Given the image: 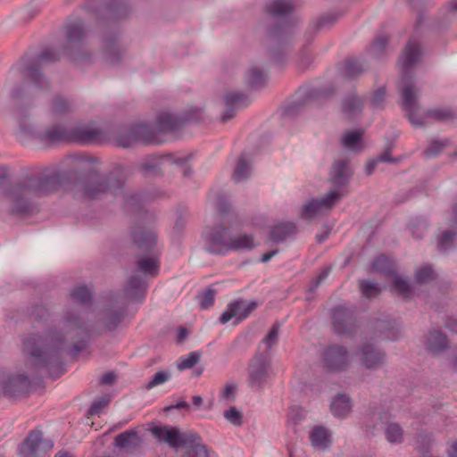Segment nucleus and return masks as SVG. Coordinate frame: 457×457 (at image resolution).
I'll list each match as a JSON object with an SVG mask.
<instances>
[{
  "label": "nucleus",
  "instance_id": "obj_1",
  "mask_svg": "<svg viewBox=\"0 0 457 457\" xmlns=\"http://www.w3.org/2000/svg\"><path fill=\"white\" fill-rule=\"evenodd\" d=\"M60 325V330L51 328L44 337L29 334L22 340L25 366L32 377L45 370L51 378H59L66 371L62 353L68 345V353L73 358L87 347L92 338L91 324L78 310L65 309Z\"/></svg>",
  "mask_w": 457,
  "mask_h": 457
},
{
  "label": "nucleus",
  "instance_id": "obj_2",
  "mask_svg": "<svg viewBox=\"0 0 457 457\" xmlns=\"http://www.w3.org/2000/svg\"><path fill=\"white\" fill-rule=\"evenodd\" d=\"M63 174L49 168H32L25 172L5 191L6 212L26 218L36 210L33 198L46 197L62 186Z\"/></svg>",
  "mask_w": 457,
  "mask_h": 457
},
{
  "label": "nucleus",
  "instance_id": "obj_3",
  "mask_svg": "<svg viewBox=\"0 0 457 457\" xmlns=\"http://www.w3.org/2000/svg\"><path fill=\"white\" fill-rule=\"evenodd\" d=\"M422 54L420 46L415 41H409L402 56L400 64L402 69L401 82L403 87L400 90L402 97V108L406 112L407 119L416 126L423 125L421 120H416L413 109L417 104L416 90L412 80L411 68L420 60Z\"/></svg>",
  "mask_w": 457,
  "mask_h": 457
},
{
  "label": "nucleus",
  "instance_id": "obj_4",
  "mask_svg": "<svg viewBox=\"0 0 457 457\" xmlns=\"http://www.w3.org/2000/svg\"><path fill=\"white\" fill-rule=\"evenodd\" d=\"M127 169L118 166L105 177L90 175L82 184L81 194L86 199H97L110 192L118 195V192L123 188L127 180Z\"/></svg>",
  "mask_w": 457,
  "mask_h": 457
},
{
  "label": "nucleus",
  "instance_id": "obj_5",
  "mask_svg": "<svg viewBox=\"0 0 457 457\" xmlns=\"http://www.w3.org/2000/svg\"><path fill=\"white\" fill-rule=\"evenodd\" d=\"M117 145L124 148L130 147L139 142L159 145L163 142L159 139L154 128L145 123H136L120 127L114 135Z\"/></svg>",
  "mask_w": 457,
  "mask_h": 457
},
{
  "label": "nucleus",
  "instance_id": "obj_6",
  "mask_svg": "<svg viewBox=\"0 0 457 457\" xmlns=\"http://www.w3.org/2000/svg\"><path fill=\"white\" fill-rule=\"evenodd\" d=\"M266 12L276 20H279L268 31L269 37L272 40L278 42L289 36L293 31L291 22L288 21L290 14L294 10L291 1L287 0H273L265 6Z\"/></svg>",
  "mask_w": 457,
  "mask_h": 457
},
{
  "label": "nucleus",
  "instance_id": "obj_7",
  "mask_svg": "<svg viewBox=\"0 0 457 457\" xmlns=\"http://www.w3.org/2000/svg\"><path fill=\"white\" fill-rule=\"evenodd\" d=\"M65 44L63 53L71 61H78L83 56L84 45L87 38V30L84 21L75 18L65 24Z\"/></svg>",
  "mask_w": 457,
  "mask_h": 457
},
{
  "label": "nucleus",
  "instance_id": "obj_8",
  "mask_svg": "<svg viewBox=\"0 0 457 457\" xmlns=\"http://www.w3.org/2000/svg\"><path fill=\"white\" fill-rule=\"evenodd\" d=\"M229 228L222 223L205 228L203 233L205 250L216 255H226L229 253L231 243Z\"/></svg>",
  "mask_w": 457,
  "mask_h": 457
},
{
  "label": "nucleus",
  "instance_id": "obj_9",
  "mask_svg": "<svg viewBox=\"0 0 457 457\" xmlns=\"http://www.w3.org/2000/svg\"><path fill=\"white\" fill-rule=\"evenodd\" d=\"M59 60V53L51 47H47L44 49L34 60L26 63L23 72H26L27 76L33 81L39 90L48 89L49 83L41 73L40 65L43 62H55Z\"/></svg>",
  "mask_w": 457,
  "mask_h": 457
},
{
  "label": "nucleus",
  "instance_id": "obj_10",
  "mask_svg": "<svg viewBox=\"0 0 457 457\" xmlns=\"http://www.w3.org/2000/svg\"><path fill=\"white\" fill-rule=\"evenodd\" d=\"M153 436L160 442L168 444L172 448L186 446L199 439L195 432L181 433L176 427L159 426L151 429Z\"/></svg>",
  "mask_w": 457,
  "mask_h": 457
},
{
  "label": "nucleus",
  "instance_id": "obj_11",
  "mask_svg": "<svg viewBox=\"0 0 457 457\" xmlns=\"http://www.w3.org/2000/svg\"><path fill=\"white\" fill-rule=\"evenodd\" d=\"M332 329L337 335H353L357 329L355 311L353 307L337 305L331 312Z\"/></svg>",
  "mask_w": 457,
  "mask_h": 457
},
{
  "label": "nucleus",
  "instance_id": "obj_12",
  "mask_svg": "<svg viewBox=\"0 0 457 457\" xmlns=\"http://www.w3.org/2000/svg\"><path fill=\"white\" fill-rule=\"evenodd\" d=\"M53 442L43 439V433L39 429L30 431L20 446L21 457H46L48 451L53 448Z\"/></svg>",
  "mask_w": 457,
  "mask_h": 457
},
{
  "label": "nucleus",
  "instance_id": "obj_13",
  "mask_svg": "<svg viewBox=\"0 0 457 457\" xmlns=\"http://www.w3.org/2000/svg\"><path fill=\"white\" fill-rule=\"evenodd\" d=\"M322 357L324 368L331 372L345 370L350 363L347 348L337 344L327 346Z\"/></svg>",
  "mask_w": 457,
  "mask_h": 457
},
{
  "label": "nucleus",
  "instance_id": "obj_14",
  "mask_svg": "<svg viewBox=\"0 0 457 457\" xmlns=\"http://www.w3.org/2000/svg\"><path fill=\"white\" fill-rule=\"evenodd\" d=\"M257 307L256 301L235 300L228 304L226 311L220 316L219 321L226 324L234 318V324L237 325L248 318Z\"/></svg>",
  "mask_w": 457,
  "mask_h": 457
},
{
  "label": "nucleus",
  "instance_id": "obj_15",
  "mask_svg": "<svg viewBox=\"0 0 457 457\" xmlns=\"http://www.w3.org/2000/svg\"><path fill=\"white\" fill-rule=\"evenodd\" d=\"M358 357L361 364L370 370H377L386 362V352L370 342L360 346Z\"/></svg>",
  "mask_w": 457,
  "mask_h": 457
},
{
  "label": "nucleus",
  "instance_id": "obj_16",
  "mask_svg": "<svg viewBox=\"0 0 457 457\" xmlns=\"http://www.w3.org/2000/svg\"><path fill=\"white\" fill-rule=\"evenodd\" d=\"M269 369L270 364L263 356L253 359L248 368V384L253 390L260 392L263 389L269 378Z\"/></svg>",
  "mask_w": 457,
  "mask_h": 457
},
{
  "label": "nucleus",
  "instance_id": "obj_17",
  "mask_svg": "<svg viewBox=\"0 0 457 457\" xmlns=\"http://www.w3.org/2000/svg\"><path fill=\"white\" fill-rule=\"evenodd\" d=\"M342 197V194L337 190H331L321 199H312L301 210V216L303 219L310 220L321 212L322 210H331L337 202Z\"/></svg>",
  "mask_w": 457,
  "mask_h": 457
},
{
  "label": "nucleus",
  "instance_id": "obj_18",
  "mask_svg": "<svg viewBox=\"0 0 457 457\" xmlns=\"http://www.w3.org/2000/svg\"><path fill=\"white\" fill-rule=\"evenodd\" d=\"M105 139L104 131L90 124L71 127V143L95 145L101 144Z\"/></svg>",
  "mask_w": 457,
  "mask_h": 457
},
{
  "label": "nucleus",
  "instance_id": "obj_19",
  "mask_svg": "<svg viewBox=\"0 0 457 457\" xmlns=\"http://www.w3.org/2000/svg\"><path fill=\"white\" fill-rule=\"evenodd\" d=\"M131 238L137 248L147 254H153L156 245V234L154 230L137 224L131 230Z\"/></svg>",
  "mask_w": 457,
  "mask_h": 457
},
{
  "label": "nucleus",
  "instance_id": "obj_20",
  "mask_svg": "<svg viewBox=\"0 0 457 457\" xmlns=\"http://www.w3.org/2000/svg\"><path fill=\"white\" fill-rule=\"evenodd\" d=\"M37 139L46 146H52L58 143H71V127L61 124H53L37 135Z\"/></svg>",
  "mask_w": 457,
  "mask_h": 457
},
{
  "label": "nucleus",
  "instance_id": "obj_21",
  "mask_svg": "<svg viewBox=\"0 0 457 457\" xmlns=\"http://www.w3.org/2000/svg\"><path fill=\"white\" fill-rule=\"evenodd\" d=\"M31 388V380L25 374L9 376L3 382V394L7 397H18L27 395Z\"/></svg>",
  "mask_w": 457,
  "mask_h": 457
},
{
  "label": "nucleus",
  "instance_id": "obj_22",
  "mask_svg": "<svg viewBox=\"0 0 457 457\" xmlns=\"http://www.w3.org/2000/svg\"><path fill=\"white\" fill-rule=\"evenodd\" d=\"M249 104V98L245 93L232 91L224 96L225 109L220 116L222 122L233 119L237 112Z\"/></svg>",
  "mask_w": 457,
  "mask_h": 457
},
{
  "label": "nucleus",
  "instance_id": "obj_23",
  "mask_svg": "<svg viewBox=\"0 0 457 457\" xmlns=\"http://www.w3.org/2000/svg\"><path fill=\"white\" fill-rule=\"evenodd\" d=\"M189 118H181L169 112H160L156 117V129L159 139L163 133H175L183 129Z\"/></svg>",
  "mask_w": 457,
  "mask_h": 457
},
{
  "label": "nucleus",
  "instance_id": "obj_24",
  "mask_svg": "<svg viewBox=\"0 0 457 457\" xmlns=\"http://www.w3.org/2000/svg\"><path fill=\"white\" fill-rule=\"evenodd\" d=\"M334 93H335V88L331 84L326 86L325 87H320V88L310 87L306 90V92L304 94L303 103H296L295 102V103L289 104L285 109V113L287 115H292L295 112L299 111L303 104L328 99L330 96H332L334 95Z\"/></svg>",
  "mask_w": 457,
  "mask_h": 457
},
{
  "label": "nucleus",
  "instance_id": "obj_25",
  "mask_svg": "<svg viewBox=\"0 0 457 457\" xmlns=\"http://www.w3.org/2000/svg\"><path fill=\"white\" fill-rule=\"evenodd\" d=\"M353 174L347 159L337 160L331 167L329 181L336 189H339L349 183Z\"/></svg>",
  "mask_w": 457,
  "mask_h": 457
},
{
  "label": "nucleus",
  "instance_id": "obj_26",
  "mask_svg": "<svg viewBox=\"0 0 457 457\" xmlns=\"http://www.w3.org/2000/svg\"><path fill=\"white\" fill-rule=\"evenodd\" d=\"M146 288V278L136 272L129 278L124 290L129 298L142 301L145 297Z\"/></svg>",
  "mask_w": 457,
  "mask_h": 457
},
{
  "label": "nucleus",
  "instance_id": "obj_27",
  "mask_svg": "<svg viewBox=\"0 0 457 457\" xmlns=\"http://www.w3.org/2000/svg\"><path fill=\"white\" fill-rule=\"evenodd\" d=\"M114 446L120 449H126L128 452H134L140 448L142 439L136 428L126 430L114 438Z\"/></svg>",
  "mask_w": 457,
  "mask_h": 457
},
{
  "label": "nucleus",
  "instance_id": "obj_28",
  "mask_svg": "<svg viewBox=\"0 0 457 457\" xmlns=\"http://www.w3.org/2000/svg\"><path fill=\"white\" fill-rule=\"evenodd\" d=\"M417 100L419 99V96L416 94ZM418 109V103L416 104L415 108L413 109V112L415 114L416 120H421L423 121V126L426 125V119H431L437 122H444L448 120H453L457 118V113L452 108H437V109H430L428 110L425 115L419 116L416 113V110ZM414 126V124H412ZM415 127H417L415 125ZM422 127V125L420 126Z\"/></svg>",
  "mask_w": 457,
  "mask_h": 457
},
{
  "label": "nucleus",
  "instance_id": "obj_29",
  "mask_svg": "<svg viewBox=\"0 0 457 457\" xmlns=\"http://www.w3.org/2000/svg\"><path fill=\"white\" fill-rule=\"evenodd\" d=\"M103 52L107 62L112 65L121 61L123 51L118 45L117 35H106L104 37Z\"/></svg>",
  "mask_w": 457,
  "mask_h": 457
},
{
  "label": "nucleus",
  "instance_id": "obj_30",
  "mask_svg": "<svg viewBox=\"0 0 457 457\" xmlns=\"http://www.w3.org/2000/svg\"><path fill=\"white\" fill-rule=\"evenodd\" d=\"M376 336L383 340L395 341L400 337V329L395 320H378L374 324Z\"/></svg>",
  "mask_w": 457,
  "mask_h": 457
},
{
  "label": "nucleus",
  "instance_id": "obj_31",
  "mask_svg": "<svg viewBox=\"0 0 457 457\" xmlns=\"http://www.w3.org/2000/svg\"><path fill=\"white\" fill-rule=\"evenodd\" d=\"M448 338L441 330L432 329L428 332L425 345L428 351L433 354H439L448 347Z\"/></svg>",
  "mask_w": 457,
  "mask_h": 457
},
{
  "label": "nucleus",
  "instance_id": "obj_32",
  "mask_svg": "<svg viewBox=\"0 0 457 457\" xmlns=\"http://www.w3.org/2000/svg\"><path fill=\"white\" fill-rule=\"evenodd\" d=\"M364 98L354 92L349 93L342 102V111L347 119H353L360 115L364 105Z\"/></svg>",
  "mask_w": 457,
  "mask_h": 457
},
{
  "label": "nucleus",
  "instance_id": "obj_33",
  "mask_svg": "<svg viewBox=\"0 0 457 457\" xmlns=\"http://www.w3.org/2000/svg\"><path fill=\"white\" fill-rule=\"evenodd\" d=\"M126 315L125 308L106 307L103 312V322L108 331H115L118 326L123 321Z\"/></svg>",
  "mask_w": 457,
  "mask_h": 457
},
{
  "label": "nucleus",
  "instance_id": "obj_34",
  "mask_svg": "<svg viewBox=\"0 0 457 457\" xmlns=\"http://www.w3.org/2000/svg\"><path fill=\"white\" fill-rule=\"evenodd\" d=\"M309 439L311 445L319 450L328 449L331 444V433L323 426H316L310 432Z\"/></svg>",
  "mask_w": 457,
  "mask_h": 457
},
{
  "label": "nucleus",
  "instance_id": "obj_35",
  "mask_svg": "<svg viewBox=\"0 0 457 457\" xmlns=\"http://www.w3.org/2000/svg\"><path fill=\"white\" fill-rule=\"evenodd\" d=\"M297 228L293 222H282L273 226L270 232V238L276 244L284 242L287 238L295 235Z\"/></svg>",
  "mask_w": 457,
  "mask_h": 457
},
{
  "label": "nucleus",
  "instance_id": "obj_36",
  "mask_svg": "<svg viewBox=\"0 0 457 457\" xmlns=\"http://www.w3.org/2000/svg\"><path fill=\"white\" fill-rule=\"evenodd\" d=\"M160 270V262L154 255L150 257L139 258L137 261V270L136 272H142L145 276L155 277Z\"/></svg>",
  "mask_w": 457,
  "mask_h": 457
},
{
  "label": "nucleus",
  "instance_id": "obj_37",
  "mask_svg": "<svg viewBox=\"0 0 457 457\" xmlns=\"http://www.w3.org/2000/svg\"><path fill=\"white\" fill-rule=\"evenodd\" d=\"M123 198V207L128 212H138L142 209V204L145 202L143 195L137 192L126 191L123 192L122 188L118 192Z\"/></svg>",
  "mask_w": 457,
  "mask_h": 457
},
{
  "label": "nucleus",
  "instance_id": "obj_38",
  "mask_svg": "<svg viewBox=\"0 0 457 457\" xmlns=\"http://www.w3.org/2000/svg\"><path fill=\"white\" fill-rule=\"evenodd\" d=\"M372 270L384 275L386 278H391L396 274L395 262L383 254L378 256L373 261Z\"/></svg>",
  "mask_w": 457,
  "mask_h": 457
},
{
  "label": "nucleus",
  "instance_id": "obj_39",
  "mask_svg": "<svg viewBox=\"0 0 457 457\" xmlns=\"http://www.w3.org/2000/svg\"><path fill=\"white\" fill-rule=\"evenodd\" d=\"M351 399L344 394H339L331 403L330 410L334 416L345 417L351 411Z\"/></svg>",
  "mask_w": 457,
  "mask_h": 457
},
{
  "label": "nucleus",
  "instance_id": "obj_40",
  "mask_svg": "<svg viewBox=\"0 0 457 457\" xmlns=\"http://www.w3.org/2000/svg\"><path fill=\"white\" fill-rule=\"evenodd\" d=\"M256 245L254 237L252 234H242L237 237H231L229 252L250 251Z\"/></svg>",
  "mask_w": 457,
  "mask_h": 457
},
{
  "label": "nucleus",
  "instance_id": "obj_41",
  "mask_svg": "<svg viewBox=\"0 0 457 457\" xmlns=\"http://www.w3.org/2000/svg\"><path fill=\"white\" fill-rule=\"evenodd\" d=\"M245 83L252 89L262 87L266 83V76L263 71L257 67L250 68L245 77Z\"/></svg>",
  "mask_w": 457,
  "mask_h": 457
},
{
  "label": "nucleus",
  "instance_id": "obj_42",
  "mask_svg": "<svg viewBox=\"0 0 457 457\" xmlns=\"http://www.w3.org/2000/svg\"><path fill=\"white\" fill-rule=\"evenodd\" d=\"M386 441L391 445H400L403 442V429L398 423H387L384 428Z\"/></svg>",
  "mask_w": 457,
  "mask_h": 457
},
{
  "label": "nucleus",
  "instance_id": "obj_43",
  "mask_svg": "<svg viewBox=\"0 0 457 457\" xmlns=\"http://www.w3.org/2000/svg\"><path fill=\"white\" fill-rule=\"evenodd\" d=\"M71 298L73 302L87 307L92 303V292L85 285L79 286L71 292Z\"/></svg>",
  "mask_w": 457,
  "mask_h": 457
},
{
  "label": "nucleus",
  "instance_id": "obj_44",
  "mask_svg": "<svg viewBox=\"0 0 457 457\" xmlns=\"http://www.w3.org/2000/svg\"><path fill=\"white\" fill-rule=\"evenodd\" d=\"M251 173V167L249 162L245 159L244 155H241L238 158V161L236 164L234 172L232 174V179L236 183H239L244 179H247Z\"/></svg>",
  "mask_w": 457,
  "mask_h": 457
},
{
  "label": "nucleus",
  "instance_id": "obj_45",
  "mask_svg": "<svg viewBox=\"0 0 457 457\" xmlns=\"http://www.w3.org/2000/svg\"><path fill=\"white\" fill-rule=\"evenodd\" d=\"M186 451L182 457H209L207 445L202 444V438L186 445Z\"/></svg>",
  "mask_w": 457,
  "mask_h": 457
},
{
  "label": "nucleus",
  "instance_id": "obj_46",
  "mask_svg": "<svg viewBox=\"0 0 457 457\" xmlns=\"http://www.w3.org/2000/svg\"><path fill=\"white\" fill-rule=\"evenodd\" d=\"M393 289L397 292L403 300H409L412 293V288L410 283L396 274L393 276Z\"/></svg>",
  "mask_w": 457,
  "mask_h": 457
},
{
  "label": "nucleus",
  "instance_id": "obj_47",
  "mask_svg": "<svg viewBox=\"0 0 457 457\" xmlns=\"http://www.w3.org/2000/svg\"><path fill=\"white\" fill-rule=\"evenodd\" d=\"M364 71L362 64L356 59H348L344 66V77L348 79L358 78Z\"/></svg>",
  "mask_w": 457,
  "mask_h": 457
},
{
  "label": "nucleus",
  "instance_id": "obj_48",
  "mask_svg": "<svg viewBox=\"0 0 457 457\" xmlns=\"http://www.w3.org/2000/svg\"><path fill=\"white\" fill-rule=\"evenodd\" d=\"M105 12L112 18H120L127 14L128 7L121 0H113L104 5Z\"/></svg>",
  "mask_w": 457,
  "mask_h": 457
},
{
  "label": "nucleus",
  "instance_id": "obj_49",
  "mask_svg": "<svg viewBox=\"0 0 457 457\" xmlns=\"http://www.w3.org/2000/svg\"><path fill=\"white\" fill-rule=\"evenodd\" d=\"M359 286L362 296L369 299L375 298L381 293L379 285L370 279L360 280Z\"/></svg>",
  "mask_w": 457,
  "mask_h": 457
},
{
  "label": "nucleus",
  "instance_id": "obj_50",
  "mask_svg": "<svg viewBox=\"0 0 457 457\" xmlns=\"http://www.w3.org/2000/svg\"><path fill=\"white\" fill-rule=\"evenodd\" d=\"M139 170L145 177L160 174L161 173L160 160L157 158H149V159L144 161L139 165Z\"/></svg>",
  "mask_w": 457,
  "mask_h": 457
},
{
  "label": "nucleus",
  "instance_id": "obj_51",
  "mask_svg": "<svg viewBox=\"0 0 457 457\" xmlns=\"http://www.w3.org/2000/svg\"><path fill=\"white\" fill-rule=\"evenodd\" d=\"M414 277L417 283L424 284L434 280L436 278V274L433 268L430 265L426 264L416 270Z\"/></svg>",
  "mask_w": 457,
  "mask_h": 457
},
{
  "label": "nucleus",
  "instance_id": "obj_52",
  "mask_svg": "<svg viewBox=\"0 0 457 457\" xmlns=\"http://www.w3.org/2000/svg\"><path fill=\"white\" fill-rule=\"evenodd\" d=\"M216 290L212 287L205 288L201 294L197 295L199 299L200 308L203 310L209 309L214 304Z\"/></svg>",
  "mask_w": 457,
  "mask_h": 457
},
{
  "label": "nucleus",
  "instance_id": "obj_53",
  "mask_svg": "<svg viewBox=\"0 0 457 457\" xmlns=\"http://www.w3.org/2000/svg\"><path fill=\"white\" fill-rule=\"evenodd\" d=\"M362 135V130L347 131L342 138V143L346 148L354 149L361 143Z\"/></svg>",
  "mask_w": 457,
  "mask_h": 457
},
{
  "label": "nucleus",
  "instance_id": "obj_54",
  "mask_svg": "<svg viewBox=\"0 0 457 457\" xmlns=\"http://www.w3.org/2000/svg\"><path fill=\"white\" fill-rule=\"evenodd\" d=\"M200 357L201 353L197 351L191 352L187 356L181 357L177 366L178 370H185L193 368L198 363Z\"/></svg>",
  "mask_w": 457,
  "mask_h": 457
},
{
  "label": "nucleus",
  "instance_id": "obj_55",
  "mask_svg": "<svg viewBox=\"0 0 457 457\" xmlns=\"http://www.w3.org/2000/svg\"><path fill=\"white\" fill-rule=\"evenodd\" d=\"M388 44V37L386 36L377 37L370 47V53L374 57H379L385 52Z\"/></svg>",
  "mask_w": 457,
  "mask_h": 457
},
{
  "label": "nucleus",
  "instance_id": "obj_56",
  "mask_svg": "<svg viewBox=\"0 0 457 457\" xmlns=\"http://www.w3.org/2000/svg\"><path fill=\"white\" fill-rule=\"evenodd\" d=\"M456 233L446 230L438 238L437 248L442 253H447L453 246Z\"/></svg>",
  "mask_w": 457,
  "mask_h": 457
},
{
  "label": "nucleus",
  "instance_id": "obj_57",
  "mask_svg": "<svg viewBox=\"0 0 457 457\" xmlns=\"http://www.w3.org/2000/svg\"><path fill=\"white\" fill-rule=\"evenodd\" d=\"M29 315L34 320V321L38 323L46 322L50 318L49 311L43 305L33 306L29 311Z\"/></svg>",
  "mask_w": 457,
  "mask_h": 457
},
{
  "label": "nucleus",
  "instance_id": "obj_58",
  "mask_svg": "<svg viewBox=\"0 0 457 457\" xmlns=\"http://www.w3.org/2000/svg\"><path fill=\"white\" fill-rule=\"evenodd\" d=\"M52 111L57 115L66 113L71 111V104L67 99L57 96L53 100Z\"/></svg>",
  "mask_w": 457,
  "mask_h": 457
},
{
  "label": "nucleus",
  "instance_id": "obj_59",
  "mask_svg": "<svg viewBox=\"0 0 457 457\" xmlns=\"http://www.w3.org/2000/svg\"><path fill=\"white\" fill-rule=\"evenodd\" d=\"M338 16L333 13L321 15L313 25L315 31L330 28L337 21Z\"/></svg>",
  "mask_w": 457,
  "mask_h": 457
},
{
  "label": "nucleus",
  "instance_id": "obj_60",
  "mask_svg": "<svg viewBox=\"0 0 457 457\" xmlns=\"http://www.w3.org/2000/svg\"><path fill=\"white\" fill-rule=\"evenodd\" d=\"M170 378V374L165 370H160L155 373L152 378L145 384V388L151 390L152 388L167 382Z\"/></svg>",
  "mask_w": 457,
  "mask_h": 457
},
{
  "label": "nucleus",
  "instance_id": "obj_61",
  "mask_svg": "<svg viewBox=\"0 0 457 457\" xmlns=\"http://www.w3.org/2000/svg\"><path fill=\"white\" fill-rule=\"evenodd\" d=\"M110 403L108 395L100 397L94 401L87 411L88 416L99 415L102 410L106 407Z\"/></svg>",
  "mask_w": 457,
  "mask_h": 457
},
{
  "label": "nucleus",
  "instance_id": "obj_62",
  "mask_svg": "<svg viewBox=\"0 0 457 457\" xmlns=\"http://www.w3.org/2000/svg\"><path fill=\"white\" fill-rule=\"evenodd\" d=\"M224 418L235 426H241L243 421V414L236 407H230L223 413Z\"/></svg>",
  "mask_w": 457,
  "mask_h": 457
},
{
  "label": "nucleus",
  "instance_id": "obj_63",
  "mask_svg": "<svg viewBox=\"0 0 457 457\" xmlns=\"http://www.w3.org/2000/svg\"><path fill=\"white\" fill-rule=\"evenodd\" d=\"M393 148L394 144H388L384 149L383 153L377 157L378 161H379V162H389L393 164L398 163L402 160V157H392L391 153Z\"/></svg>",
  "mask_w": 457,
  "mask_h": 457
},
{
  "label": "nucleus",
  "instance_id": "obj_64",
  "mask_svg": "<svg viewBox=\"0 0 457 457\" xmlns=\"http://www.w3.org/2000/svg\"><path fill=\"white\" fill-rule=\"evenodd\" d=\"M386 98V88L385 87H379L378 90L375 91L373 94L370 104L374 109H382L383 108V103Z\"/></svg>",
  "mask_w": 457,
  "mask_h": 457
}]
</instances>
